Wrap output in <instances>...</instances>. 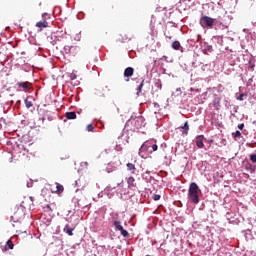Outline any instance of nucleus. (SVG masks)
Listing matches in <instances>:
<instances>
[{
    "mask_svg": "<svg viewBox=\"0 0 256 256\" xmlns=\"http://www.w3.org/2000/svg\"><path fill=\"white\" fill-rule=\"evenodd\" d=\"M109 87L107 86H101L98 89H96L95 91V95L96 97H98L99 99H104V97L109 95Z\"/></svg>",
    "mask_w": 256,
    "mask_h": 256,
    "instance_id": "nucleus-4",
    "label": "nucleus"
},
{
    "mask_svg": "<svg viewBox=\"0 0 256 256\" xmlns=\"http://www.w3.org/2000/svg\"><path fill=\"white\" fill-rule=\"evenodd\" d=\"M64 190L63 185L56 183V193H63Z\"/></svg>",
    "mask_w": 256,
    "mask_h": 256,
    "instance_id": "nucleus-17",
    "label": "nucleus"
},
{
    "mask_svg": "<svg viewBox=\"0 0 256 256\" xmlns=\"http://www.w3.org/2000/svg\"><path fill=\"white\" fill-rule=\"evenodd\" d=\"M250 160H251L252 163H256V154H252L250 156Z\"/></svg>",
    "mask_w": 256,
    "mask_h": 256,
    "instance_id": "nucleus-26",
    "label": "nucleus"
},
{
    "mask_svg": "<svg viewBox=\"0 0 256 256\" xmlns=\"http://www.w3.org/2000/svg\"><path fill=\"white\" fill-rule=\"evenodd\" d=\"M64 233H67L69 237H73V228H70L69 224H66L64 227Z\"/></svg>",
    "mask_w": 256,
    "mask_h": 256,
    "instance_id": "nucleus-13",
    "label": "nucleus"
},
{
    "mask_svg": "<svg viewBox=\"0 0 256 256\" xmlns=\"http://www.w3.org/2000/svg\"><path fill=\"white\" fill-rule=\"evenodd\" d=\"M212 105L216 111H219L221 109V96L215 95L212 101Z\"/></svg>",
    "mask_w": 256,
    "mask_h": 256,
    "instance_id": "nucleus-8",
    "label": "nucleus"
},
{
    "mask_svg": "<svg viewBox=\"0 0 256 256\" xmlns=\"http://www.w3.org/2000/svg\"><path fill=\"white\" fill-rule=\"evenodd\" d=\"M47 15H48L47 13H43L42 17H47Z\"/></svg>",
    "mask_w": 256,
    "mask_h": 256,
    "instance_id": "nucleus-33",
    "label": "nucleus"
},
{
    "mask_svg": "<svg viewBox=\"0 0 256 256\" xmlns=\"http://www.w3.org/2000/svg\"><path fill=\"white\" fill-rule=\"evenodd\" d=\"M131 39H133V34L131 33H123L120 34L117 38V42L118 43H129V41H131Z\"/></svg>",
    "mask_w": 256,
    "mask_h": 256,
    "instance_id": "nucleus-5",
    "label": "nucleus"
},
{
    "mask_svg": "<svg viewBox=\"0 0 256 256\" xmlns=\"http://www.w3.org/2000/svg\"><path fill=\"white\" fill-rule=\"evenodd\" d=\"M114 227L116 231H120L122 237H129V232L123 229L120 221H114Z\"/></svg>",
    "mask_w": 256,
    "mask_h": 256,
    "instance_id": "nucleus-6",
    "label": "nucleus"
},
{
    "mask_svg": "<svg viewBox=\"0 0 256 256\" xmlns=\"http://www.w3.org/2000/svg\"><path fill=\"white\" fill-rule=\"evenodd\" d=\"M127 125H131L137 130L141 129V127L145 126V118H143V116L131 117V119L128 120Z\"/></svg>",
    "mask_w": 256,
    "mask_h": 256,
    "instance_id": "nucleus-2",
    "label": "nucleus"
},
{
    "mask_svg": "<svg viewBox=\"0 0 256 256\" xmlns=\"http://www.w3.org/2000/svg\"><path fill=\"white\" fill-rule=\"evenodd\" d=\"M199 193H201V190L199 189V185H197V183L195 182L190 183L189 189H188V199L194 205H198L200 201Z\"/></svg>",
    "mask_w": 256,
    "mask_h": 256,
    "instance_id": "nucleus-1",
    "label": "nucleus"
},
{
    "mask_svg": "<svg viewBox=\"0 0 256 256\" xmlns=\"http://www.w3.org/2000/svg\"><path fill=\"white\" fill-rule=\"evenodd\" d=\"M243 97H245V94H240L237 99L238 101H243Z\"/></svg>",
    "mask_w": 256,
    "mask_h": 256,
    "instance_id": "nucleus-29",
    "label": "nucleus"
},
{
    "mask_svg": "<svg viewBox=\"0 0 256 256\" xmlns=\"http://www.w3.org/2000/svg\"><path fill=\"white\" fill-rule=\"evenodd\" d=\"M172 49H174L175 51H179V49H181V43L179 41H174L172 43Z\"/></svg>",
    "mask_w": 256,
    "mask_h": 256,
    "instance_id": "nucleus-15",
    "label": "nucleus"
},
{
    "mask_svg": "<svg viewBox=\"0 0 256 256\" xmlns=\"http://www.w3.org/2000/svg\"><path fill=\"white\" fill-rule=\"evenodd\" d=\"M71 49H73V46H64L65 53H71Z\"/></svg>",
    "mask_w": 256,
    "mask_h": 256,
    "instance_id": "nucleus-23",
    "label": "nucleus"
},
{
    "mask_svg": "<svg viewBox=\"0 0 256 256\" xmlns=\"http://www.w3.org/2000/svg\"><path fill=\"white\" fill-rule=\"evenodd\" d=\"M149 147H152V151H157L158 146L157 144H153L152 141H146L140 148V151H145L149 149Z\"/></svg>",
    "mask_w": 256,
    "mask_h": 256,
    "instance_id": "nucleus-7",
    "label": "nucleus"
},
{
    "mask_svg": "<svg viewBox=\"0 0 256 256\" xmlns=\"http://www.w3.org/2000/svg\"><path fill=\"white\" fill-rule=\"evenodd\" d=\"M93 129H95V128L93 127V124H88V125H87V131H93Z\"/></svg>",
    "mask_w": 256,
    "mask_h": 256,
    "instance_id": "nucleus-28",
    "label": "nucleus"
},
{
    "mask_svg": "<svg viewBox=\"0 0 256 256\" xmlns=\"http://www.w3.org/2000/svg\"><path fill=\"white\" fill-rule=\"evenodd\" d=\"M126 81H129V79H127Z\"/></svg>",
    "mask_w": 256,
    "mask_h": 256,
    "instance_id": "nucleus-34",
    "label": "nucleus"
},
{
    "mask_svg": "<svg viewBox=\"0 0 256 256\" xmlns=\"http://www.w3.org/2000/svg\"><path fill=\"white\" fill-rule=\"evenodd\" d=\"M9 248H7V246H4V248H2L3 251H8Z\"/></svg>",
    "mask_w": 256,
    "mask_h": 256,
    "instance_id": "nucleus-32",
    "label": "nucleus"
},
{
    "mask_svg": "<svg viewBox=\"0 0 256 256\" xmlns=\"http://www.w3.org/2000/svg\"><path fill=\"white\" fill-rule=\"evenodd\" d=\"M133 73H135V69L128 67L124 70V77H133Z\"/></svg>",
    "mask_w": 256,
    "mask_h": 256,
    "instance_id": "nucleus-10",
    "label": "nucleus"
},
{
    "mask_svg": "<svg viewBox=\"0 0 256 256\" xmlns=\"http://www.w3.org/2000/svg\"><path fill=\"white\" fill-rule=\"evenodd\" d=\"M70 79H71V81H75V79H77V74H75L74 72H72V73L70 74Z\"/></svg>",
    "mask_w": 256,
    "mask_h": 256,
    "instance_id": "nucleus-25",
    "label": "nucleus"
},
{
    "mask_svg": "<svg viewBox=\"0 0 256 256\" xmlns=\"http://www.w3.org/2000/svg\"><path fill=\"white\" fill-rule=\"evenodd\" d=\"M159 199H161V195L155 194V195L153 196V200H154V201H159Z\"/></svg>",
    "mask_w": 256,
    "mask_h": 256,
    "instance_id": "nucleus-27",
    "label": "nucleus"
},
{
    "mask_svg": "<svg viewBox=\"0 0 256 256\" xmlns=\"http://www.w3.org/2000/svg\"><path fill=\"white\" fill-rule=\"evenodd\" d=\"M243 127H245V124H243V123L238 125V129H240V130H243Z\"/></svg>",
    "mask_w": 256,
    "mask_h": 256,
    "instance_id": "nucleus-30",
    "label": "nucleus"
},
{
    "mask_svg": "<svg viewBox=\"0 0 256 256\" xmlns=\"http://www.w3.org/2000/svg\"><path fill=\"white\" fill-rule=\"evenodd\" d=\"M66 118H68V119H77V113H75V112H67L66 113Z\"/></svg>",
    "mask_w": 256,
    "mask_h": 256,
    "instance_id": "nucleus-16",
    "label": "nucleus"
},
{
    "mask_svg": "<svg viewBox=\"0 0 256 256\" xmlns=\"http://www.w3.org/2000/svg\"><path fill=\"white\" fill-rule=\"evenodd\" d=\"M182 129H184V134L187 135L189 131V123L185 122L184 126H182Z\"/></svg>",
    "mask_w": 256,
    "mask_h": 256,
    "instance_id": "nucleus-19",
    "label": "nucleus"
},
{
    "mask_svg": "<svg viewBox=\"0 0 256 256\" xmlns=\"http://www.w3.org/2000/svg\"><path fill=\"white\" fill-rule=\"evenodd\" d=\"M127 168H128V171H132V173H135V164L133 163H128L127 164Z\"/></svg>",
    "mask_w": 256,
    "mask_h": 256,
    "instance_id": "nucleus-18",
    "label": "nucleus"
},
{
    "mask_svg": "<svg viewBox=\"0 0 256 256\" xmlns=\"http://www.w3.org/2000/svg\"><path fill=\"white\" fill-rule=\"evenodd\" d=\"M145 85V80H142V82L140 83V85L138 86V93H141L143 86Z\"/></svg>",
    "mask_w": 256,
    "mask_h": 256,
    "instance_id": "nucleus-22",
    "label": "nucleus"
},
{
    "mask_svg": "<svg viewBox=\"0 0 256 256\" xmlns=\"http://www.w3.org/2000/svg\"><path fill=\"white\" fill-rule=\"evenodd\" d=\"M26 108L31 109L33 107V103L31 101H28L27 99L24 101Z\"/></svg>",
    "mask_w": 256,
    "mask_h": 256,
    "instance_id": "nucleus-20",
    "label": "nucleus"
},
{
    "mask_svg": "<svg viewBox=\"0 0 256 256\" xmlns=\"http://www.w3.org/2000/svg\"><path fill=\"white\" fill-rule=\"evenodd\" d=\"M127 183L129 188L135 187V178L133 176H130L127 180Z\"/></svg>",
    "mask_w": 256,
    "mask_h": 256,
    "instance_id": "nucleus-14",
    "label": "nucleus"
},
{
    "mask_svg": "<svg viewBox=\"0 0 256 256\" xmlns=\"http://www.w3.org/2000/svg\"><path fill=\"white\" fill-rule=\"evenodd\" d=\"M233 137H234L235 139L241 137V132H240L239 130H237L235 133H233Z\"/></svg>",
    "mask_w": 256,
    "mask_h": 256,
    "instance_id": "nucleus-24",
    "label": "nucleus"
},
{
    "mask_svg": "<svg viewBox=\"0 0 256 256\" xmlns=\"http://www.w3.org/2000/svg\"><path fill=\"white\" fill-rule=\"evenodd\" d=\"M36 27H38L39 29H45L47 27H49V22L46 21V20H43V21H39L36 23Z\"/></svg>",
    "mask_w": 256,
    "mask_h": 256,
    "instance_id": "nucleus-11",
    "label": "nucleus"
},
{
    "mask_svg": "<svg viewBox=\"0 0 256 256\" xmlns=\"http://www.w3.org/2000/svg\"><path fill=\"white\" fill-rule=\"evenodd\" d=\"M18 87L23 89V91H29V85H31L29 82H19Z\"/></svg>",
    "mask_w": 256,
    "mask_h": 256,
    "instance_id": "nucleus-12",
    "label": "nucleus"
},
{
    "mask_svg": "<svg viewBox=\"0 0 256 256\" xmlns=\"http://www.w3.org/2000/svg\"><path fill=\"white\" fill-rule=\"evenodd\" d=\"M203 139H205L203 135H199L196 137V145L199 149H203V147H205V144H203Z\"/></svg>",
    "mask_w": 256,
    "mask_h": 256,
    "instance_id": "nucleus-9",
    "label": "nucleus"
},
{
    "mask_svg": "<svg viewBox=\"0 0 256 256\" xmlns=\"http://www.w3.org/2000/svg\"><path fill=\"white\" fill-rule=\"evenodd\" d=\"M200 25L202 27H209V29H212L213 25H215V19H213L209 16H202L200 18Z\"/></svg>",
    "mask_w": 256,
    "mask_h": 256,
    "instance_id": "nucleus-3",
    "label": "nucleus"
},
{
    "mask_svg": "<svg viewBox=\"0 0 256 256\" xmlns=\"http://www.w3.org/2000/svg\"><path fill=\"white\" fill-rule=\"evenodd\" d=\"M6 245L8 246V249H13V247H15V244H13V241L11 240H8L6 242Z\"/></svg>",
    "mask_w": 256,
    "mask_h": 256,
    "instance_id": "nucleus-21",
    "label": "nucleus"
},
{
    "mask_svg": "<svg viewBox=\"0 0 256 256\" xmlns=\"http://www.w3.org/2000/svg\"><path fill=\"white\" fill-rule=\"evenodd\" d=\"M220 25H223L224 27H229V24L225 23V22H220Z\"/></svg>",
    "mask_w": 256,
    "mask_h": 256,
    "instance_id": "nucleus-31",
    "label": "nucleus"
}]
</instances>
